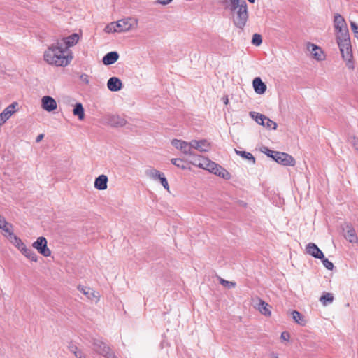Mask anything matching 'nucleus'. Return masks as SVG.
Wrapping results in <instances>:
<instances>
[{
  "instance_id": "obj_1",
  "label": "nucleus",
  "mask_w": 358,
  "mask_h": 358,
  "mask_svg": "<svg viewBox=\"0 0 358 358\" xmlns=\"http://www.w3.org/2000/svg\"><path fill=\"white\" fill-rule=\"evenodd\" d=\"M44 60L51 65L66 66L73 59L70 50L60 48L57 42L51 45L44 52Z\"/></svg>"
},
{
  "instance_id": "obj_2",
  "label": "nucleus",
  "mask_w": 358,
  "mask_h": 358,
  "mask_svg": "<svg viewBox=\"0 0 358 358\" xmlns=\"http://www.w3.org/2000/svg\"><path fill=\"white\" fill-rule=\"evenodd\" d=\"M192 164L199 168L208 170L209 172L224 179H229L231 177L230 173L224 168L202 156H199L192 162Z\"/></svg>"
},
{
  "instance_id": "obj_3",
  "label": "nucleus",
  "mask_w": 358,
  "mask_h": 358,
  "mask_svg": "<svg viewBox=\"0 0 358 358\" xmlns=\"http://www.w3.org/2000/svg\"><path fill=\"white\" fill-rule=\"evenodd\" d=\"M334 24L337 41L350 38L349 31L346 22L340 14H336L334 16Z\"/></svg>"
},
{
  "instance_id": "obj_4",
  "label": "nucleus",
  "mask_w": 358,
  "mask_h": 358,
  "mask_svg": "<svg viewBox=\"0 0 358 358\" xmlns=\"http://www.w3.org/2000/svg\"><path fill=\"white\" fill-rule=\"evenodd\" d=\"M342 57L346 61V66L350 69H354L352 62V52L350 38L337 41Z\"/></svg>"
},
{
  "instance_id": "obj_5",
  "label": "nucleus",
  "mask_w": 358,
  "mask_h": 358,
  "mask_svg": "<svg viewBox=\"0 0 358 358\" xmlns=\"http://www.w3.org/2000/svg\"><path fill=\"white\" fill-rule=\"evenodd\" d=\"M235 12L236 16L234 17V23L237 27L243 29L248 18V7L245 1H242L241 7Z\"/></svg>"
},
{
  "instance_id": "obj_6",
  "label": "nucleus",
  "mask_w": 358,
  "mask_h": 358,
  "mask_svg": "<svg viewBox=\"0 0 358 358\" xmlns=\"http://www.w3.org/2000/svg\"><path fill=\"white\" fill-rule=\"evenodd\" d=\"M92 345L94 350L106 358H117L115 353L111 351L110 347L101 340L94 338L92 340Z\"/></svg>"
},
{
  "instance_id": "obj_7",
  "label": "nucleus",
  "mask_w": 358,
  "mask_h": 358,
  "mask_svg": "<svg viewBox=\"0 0 358 358\" xmlns=\"http://www.w3.org/2000/svg\"><path fill=\"white\" fill-rule=\"evenodd\" d=\"M117 30L119 32H125L136 27L138 25V20L134 17H127L120 20L116 22Z\"/></svg>"
},
{
  "instance_id": "obj_8",
  "label": "nucleus",
  "mask_w": 358,
  "mask_h": 358,
  "mask_svg": "<svg viewBox=\"0 0 358 358\" xmlns=\"http://www.w3.org/2000/svg\"><path fill=\"white\" fill-rule=\"evenodd\" d=\"M79 38V35L76 33H74L67 37L57 39L56 42H57V44L59 45L60 48L69 50V48L70 47L73 46L78 42Z\"/></svg>"
},
{
  "instance_id": "obj_9",
  "label": "nucleus",
  "mask_w": 358,
  "mask_h": 358,
  "mask_svg": "<svg viewBox=\"0 0 358 358\" xmlns=\"http://www.w3.org/2000/svg\"><path fill=\"white\" fill-rule=\"evenodd\" d=\"M32 246L44 257H49L51 255L50 250L47 246V240L45 237L41 236L33 243Z\"/></svg>"
},
{
  "instance_id": "obj_10",
  "label": "nucleus",
  "mask_w": 358,
  "mask_h": 358,
  "mask_svg": "<svg viewBox=\"0 0 358 358\" xmlns=\"http://www.w3.org/2000/svg\"><path fill=\"white\" fill-rule=\"evenodd\" d=\"M273 159L280 164L284 166H293L295 165V159L291 155L285 152H276L274 155Z\"/></svg>"
},
{
  "instance_id": "obj_11",
  "label": "nucleus",
  "mask_w": 358,
  "mask_h": 358,
  "mask_svg": "<svg viewBox=\"0 0 358 358\" xmlns=\"http://www.w3.org/2000/svg\"><path fill=\"white\" fill-rule=\"evenodd\" d=\"M191 152L195 149L201 152H208L210 147V143L207 140L202 139L199 141L192 140L190 141Z\"/></svg>"
},
{
  "instance_id": "obj_12",
  "label": "nucleus",
  "mask_w": 358,
  "mask_h": 358,
  "mask_svg": "<svg viewBox=\"0 0 358 358\" xmlns=\"http://www.w3.org/2000/svg\"><path fill=\"white\" fill-rule=\"evenodd\" d=\"M171 144L185 155H194V152H191L190 142L187 143L182 140L173 139L171 141Z\"/></svg>"
},
{
  "instance_id": "obj_13",
  "label": "nucleus",
  "mask_w": 358,
  "mask_h": 358,
  "mask_svg": "<svg viewBox=\"0 0 358 358\" xmlns=\"http://www.w3.org/2000/svg\"><path fill=\"white\" fill-rule=\"evenodd\" d=\"M343 230L344 232V237L349 242L352 243H356L358 242V238L355 230L350 224H345V226L343 227Z\"/></svg>"
},
{
  "instance_id": "obj_14",
  "label": "nucleus",
  "mask_w": 358,
  "mask_h": 358,
  "mask_svg": "<svg viewBox=\"0 0 358 358\" xmlns=\"http://www.w3.org/2000/svg\"><path fill=\"white\" fill-rule=\"evenodd\" d=\"M41 106L43 109L48 112H52L57 108L56 101L50 96H45L41 99Z\"/></svg>"
},
{
  "instance_id": "obj_15",
  "label": "nucleus",
  "mask_w": 358,
  "mask_h": 358,
  "mask_svg": "<svg viewBox=\"0 0 358 358\" xmlns=\"http://www.w3.org/2000/svg\"><path fill=\"white\" fill-rule=\"evenodd\" d=\"M306 252L315 258H324V254L321 250L313 243H309L306 247Z\"/></svg>"
},
{
  "instance_id": "obj_16",
  "label": "nucleus",
  "mask_w": 358,
  "mask_h": 358,
  "mask_svg": "<svg viewBox=\"0 0 358 358\" xmlns=\"http://www.w3.org/2000/svg\"><path fill=\"white\" fill-rule=\"evenodd\" d=\"M17 102H13L6 107L3 112L0 113V123H4L14 113L15 107L17 106Z\"/></svg>"
},
{
  "instance_id": "obj_17",
  "label": "nucleus",
  "mask_w": 358,
  "mask_h": 358,
  "mask_svg": "<svg viewBox=\"0 0 358 358\" xmlns=\"http://www.w3.org/2000/svg\"><path fill=\"white\" fill-rule=\"evenodd\" d=\"M307 48L315 59L317 61H322L324 59L323 52L321 48L313 43H308Z\"/></svg>"
},
{
  "instance_id": "obj_18",
  "label": "nucleus",
  "mask_w": 358,
  "mask_h": 358,
  "mask_svg": "<svg viewBox=\"0 0 358 358\" xmlns=\"http://www.w3.org/2000/svg\"><path fill=\"white\" fill-rule=\"evenodd\" d=\"M126 123V120L117 115H110L108 117V124L113 127H123Z\"/></svg>"
},
{
  "instance_id": "obj_19",
  "label": "nucleus",
  "mask_w": 358,
  "mask_h": 358,
  "mask_svg": "<svg viewBox=\"0 0 358 358\" xmlns=\"http://www.w3.org/2000/svg\"><path fill=\"white\" fill-rule=\"evenodd\" d=\"M107 87L111 92H117L122 89V83L117 77H111L107 82Z\"/></svg>"
},
{
  "instance_id": "obj_20",
  "label": "nucleus",
  "mask_w": 358,
  "mask_h": 358,
  "mask_svg": "<svg viewBox=\"0 0 358 358\" xmlns=\"http://www.w3.org/2000/svg\"><path fill=\"white\" fill-rule=\"evenodd\" d=\"M255 92L258 94H263L266 90V85L259 77H256L252 81Z\"/></svg>"
},
{
  "instance_id": "obj_21",
  "label": "nucleus",
  "mask_w": 358,
  "mask_h": 358,
  "mask_svg": "<svg viewBox=\"0 0 358 358\" xmlns=\"http://www.w3.org/2000/svg\"><path fill=\"white\" fill-rule=\"evenodd\" d=\"M108 179L106 175H100L94 181V187L98 190H105L107 189Z\"/></svg>"
},
{
  "instance_id": "obj_22",
  "label": "nucleus",
  "mask_w": 358,
  "mask_h": 358,
  "mask_svg": "<svg viewBox=\"0 0 358 358\" xmlns=\"http://www.w3.org/2000/svg\"><path fill=\"white\" fill-rule=\"evenodd\" d=\"M118 59L119 54L115 51H113L106 54L102 61L105 65H110L115 63Z\"/></svg>"
},
{
  "instance_id": "obj_23",
  "label": "nucleus",
  "mask_w": 358,
  "mask_h": 358,
  "mask_svg": "<svg viewBox=\"0 0 358 358\" xmlns=\"http://www.w3.org/2000/svg\"><path fill=\"white\" fill-rule=\"evenodd\" d=\"M257 309L259 311L265 316H271V312L270 310V306L265 301L259 299V302L257 305Z\"/></svg>"
},
{
  "instance_id": "obj_24",
  "label": "nucleus",
  "mask_w": 358,
  "mask_h": 358,
  "mask_svg": "<svg viewBox=\"0 0 358 358\" xmlns=\"http://www.w3.org/2000/svg\"><path fill=\"white\" fill-rule=\"evenodd\" d=\"M73 113L77 116L80 120H83L85 117V111L81 103H76L73 110Z\"/></svg>"
},
{
  "instance_id": "obj_25",
  "label": "nucleus",
  "mask_w": 358,
  "mask_h": 358,
  "mask_svg": "<svg viewBox=\"0 0 358 358\" xmlns=\"http://www.w3.org/2000/svg\"><path fill=\"white\" fill-rule=\"evenodd\" d=\"M145 173L148 177H149L155 180H159V178L162 177V176L163 174V173H162L159 171L153 168H150V169H146L145 171Z\"/></svg>"
},
{
  "instance_id": "obj_26",
  "label": "nucleus",
  "mask_w": 358,
  "mask_h": 358,
  "mask_svg": "<svg viewBox=\"0 0 358 358\" xmlns=\"http://www.w3.org/2000/svg\"><path fill=\"white\" fill-rule=\"evenodd\" d=\"M293 320L299 324L304 326L306 323L305 317L297 310L292 312Z\"/></svg>"
},
{
  "instance_id": "obj_27",
  "label": "nucleus",
  "mask_w": 358,
  "mask_h": 358,
  "mask_svg": "<svg viewBox=\"0 0 358 358\" xmlns=\"http://www.w3.org/2000/svg\"><path fill=\"white\" fill-rule=\"evenodd\" d=\"M235 151L238 155L251 162L252 164L255 163V158L250 152H248L246 151H240V150H235Z\"/></svg>"
},
{
  "instance_id": "obj_28",
  "label": "nucleus",
  "mask_w": 358,
  "mask_h": 358,
  "mask_svg": "<svg viewBox=\"0 0 358 358\" xmlns=\"http://www.w3.org/2000/svg\"><path fill=\"white\" fill-rule=\"evenodd\" d=\"M320 301L324 306L331 303L334 301L333 294L331 293H325L320 297Z\"/></svg>"
},
{
  "instance_id": "obj_29",
  "label": "nucleus",
  "mask_w": 358,
  "mask_h": 358,
  "mask_svg": "<svg viewBox=\"0 0 358 358\" xmlns=\"http://www.w3.org/2000/svg\"><path fill=\"white\" fill-rule=\"evenodd\" d=\"M27 259L33 261L37 262L38 257L37 255L33 251L31 248L26 249L22 253Z\"/></svg>"
},
{
  "instance_id": "obj_30",
  "label": "nucleus",
  "mask_w": 358,
  "mask_h": 358,
  "mask_svg": "<svg viewBox=\"0 0 358 358\" xmlns=\"http://www.w3.org/2000/svg\"><path fill=\"white\" fill-rule=\"evenodd\" d=\"M250 117L257 116L258 120H256V122L260 125L265 126V120L267 119L266 115L257 112H250Z\"/></svg>"
},
{
  "instance_id": "obj_31",
  "label": "nucleus",
  "mask_w": 358,
  "mask_h": 358,
  "mask_svg": "<svg viewBox=\"0 0 358 358\" xmlns=\"http://www.w3.org/2000/svg\"><path fill=\"white\" fill-rule=\"evenodd\" d=\"M116 22H111L106 26L104 31L106 33H113V32H119L117 30V27H116Z\"/></svg>"
},
{
  "instance_id": "obj_32",
  "label": "nucleus",
  "mask_w": 358,
  "mask_h": 358,
  "mask_svg": "<svg viewBox=\"0 0 358 358\" xmlns=\"http://www.w3.org/2000/svg\"><path fill=\"white\" fill-rule=\"evenodd\" d=\"M68 348L71 352H72L76 357L79 356V354H83L81 351H79L78 347L73 343H70Z\"/></svg>"
},
{
  "instance_id": "obj_33",
  "label": "nucleus",
  "mask_w": 358,
  "mask_h": 358,
  "mask_svg": "<svg viewBox=\"0 0 358 358\" xmlns=\"http://www.w3.org/2000/svg\"><path fill=\"white\" fill-rule=\"evenodd\" d=\"M262 43V37L259 34H255L252 36V43L256 46H259Z\"/></svg>"
},
{
  "instance_id": "obj_34",
  "label": "nucleus",
  "mask_w": 358,
  "mask_h": 358,
  "mask_svg": "<svg viewBox=\"0 0 358 358\" xmlns=\"http://www.w3.org/2000/svg\"><path fill=\"white\" fill-rule=\"evenodd\" d=\"M10 242L17 248L20 244L22 242V240L15 236L13 233H10Z\"/></svg>"
},
{
  "instance_id": "obj_35",
  "label": "nucleus",
  "mask_w": 358,
  "mask_h": 358,
  "mask_svg": "<svg viewBox=\"0 0 358 358\" xmlns=\"http://www.w3.org/2000/svg\"><path fill=\"white\" fill-rule=\"evenodd\" d=\"M77 289L82 292L87 298L90 295V292H92V289L83 285H78Z\"/></svg>"
},
{
  "instance_id": "obj_36",
  "label": "nucleus",
  "mask_w": 358,
  "mask_h": 358,
  "mask_svg": "<svg viewBox=\"0 0 358 358\" xmlns=\"http://www.w3.org/2000/svg\"><path fill=\"white\" fill-rule=\"evenodd\" d=\"M171 163L175 165L176 166L178 167V168H180L182 169H186L187 167L184 164V162H183V160L181 159H171Z\"/></svg>"
},
{
  "instance_id": "obj_37",
  "label": "nucleus",
  "mask_w": 358,
  "mask_h": 358,
  "mask_svg": "<svg viewBox=\"0 0 358 358\" xmlns=\"http://www.w3.org/2000/svg\"><path fill=\"white\" fill-rule=\"evenodd\" d=\"M219 279H220V283L222 285H223L227 288H233V287H236V282H234L231 281H228V280L222 279L221 278H219Z\"/></svg>"
},
{
  "instance_id": "obj_38",
  "label": "nucleus",
  "mask_w": 358,
  "mask_h": 358,
  "mask_svg": "<svg viewBox=\"0 0 358 358\" xmlns=\"http://www.w3.org/2000/svg\"><path fill=\"white\" fill-rule=\"evenodd\" d=\"M268 129H272L275 130L277 129V124L273 120H270L268 117L265 120V126Z\"/></svg>"
},
{
  "instance_id": "obj_39",
  "label": "nucleus",
  "mask_w": 358,
  "mask_h": 358,
  "mask_svg": "<svg viewBox=\"0 0 358 358\" xmlns=\"http://www.w3.org/2000/svg\"><path fill=\"white\" fill-rule=\"evenodd\" d=\"M99 294L93 289L90 292V295L87 296V299L91 301H95V302H98L99 301Z\"/></svg>"
},
{
  "instance_id": "obj_40",
  "label": "nucleus",
  "mask_w": 358,
  "mask_h": 358,
  "mask_svg": "<svg viewBox=\"0 0 358 358\" xmlns=\"http://www.w3.org/2000/svg\"><path fill=\"white\" fill-rule=\"evenodd\" d=\"M322 260V264L325 268L328 270H332L334 268V264L331 262L329 261L328 259L325 258H320Z\"/></svg>"
},
{
  "instance_id": "obj_41",
  "label": "nucleus",
  "mask_w": 358,
  "mask_h": 358,
  "mask_svg": "<svg viewBox=\"0 0 358 358\" xmlns=\"http://www.w3.org/2000/svg\"><path fill=\"white\" fill-rule=\"evenodd\" d=\"M159 180L160 181L162 185L166 189V190H169V185L168 183V181L166 178L164 176V174L163 173L162 177L159 178Z\"/></svg>"
},
{
  "instance_id": "obj_42",
  "label": "nucleus",
  "mask_w": 358,
  "mask_h": 358,
  "mask_svg": "<svg viewBox=\"0 0 358 358\" xmlns=\"http://www.w3.org/2000/svg\"><path fill=\"white\" fill-rule=\"evenodd\" d=\"M350 27H351L352 31H353V33L355 34V36L357 38H358V24L356 22L351 21Z\"/></svg>"
},
{
  "instance_id": "obj_43",
  "label": "nucleus",
  "mask_w": 358,
  "mask_h": 358,
  "mask_svg": "<svg viewBox=\"0 0 358 358\" xmlns=\"http://www.w3.org/2000/svg\"><path fill=\"white\" fill-rule=\"evenodd\" d=\"M350 142L353 148L358 152V138L356 136H352L350 137Z\"/></svg>"
},
{
  "instance_id": "obj_44",
  "label": "nucleus",
  "mask_w": 358,
  "mask_h": 358,
  "mask_svg": "<svg viewBox=\"0 0 358 358\" xmlns=\"http://www.w3.org/2000/svg\"><path fill=\"white\" fill-rule=\"evenodd\" d=\"M265 150L264 152L269 157H271L272 159H273L274 157V155L276 153L277 151H273L270 149H268V148H264Z\"/></svg>"
},
{
  "instance_id": "obj_45",
  "label": "nucleus",
  "mask_w": 358,
  "mask_h": 358,
  "mask_svg": "<svg viewBox=\"0 0 358 358\" xmlns=\"http://www.w3.org/2000/svg\"><path fill=\"white\" fill-rule=\"evenodd\" d=\"M80 79L81 81H83V83H85V84H89V82H90V80H89V76L88 75L85 74V73H82L80 76Z\"/></svg>"
},
{
  "instance_id": "obj_46",
  "label": "nucleus",
  "mask_w": 358,
  "mask_h": 358,
  "mask_svg": "<svg viewBox=\"0 0 358 358\" xmlns=\"http://www.w3.org/2000/svg\"><path fill=\"white\" fill-rule=\"evenodd\" d=\"M11 224L7 222V224H5V227H3L1 229L3 230L5 232L8 233L10 235V233H13L10 230Z\"/></svg>"
},
{
  "instance_id": "obj_47",
  "label": "nucleus",
  "mask_w": 358,
  "mask_h": 358,
  "mask_svg": "<svg viewBox=\"0 0 358 358\" xmlns=\"http://www.w3.org/2000/svg\"><path fill=\"white\" fill-rule=\"evenodd\" d=\"M280 338L284 341H289L290 335L288 332L284 331L281 334Z\"/></svg>"
},
{
  "instance_id": "obj_48",
  "label": "nucleus",
  "mask_w": 358,
  "mask_h": 358,
  "mask_svg": "<svg viewBox=\"0 0 358 358\" xmlns=\"http://www.w3.org/2000/svg\"><path fill=\"white\" fill-rule=\"evenodd\" d=\"M173 0H156V2L157 3L162 4V5H167L170 3Z\"/></svg>"
},
{
  "instance_id": "obj_49",
  "label": "nucleus",
  "mask_w": 358,
  "mask_h": 358,
  "mask_svg": "<svg viewBox=\"0 0 358 358\" xmlns=\"http://www.w3.org/2000/svg\"><path fill=\"white\" fill-rule=\"evenodd\" d=\"M22 253H23V252L27 249V246L25 245V244L22 242L20 245L17 248Z\"/></svg>"
},
{
  "instance_id": "obj_50",
  "label": "nucleus",
  "mask_w": 358,
  "mask_h": 358,
  "mask_svg": "<svg viewBox=\"0 0 358 358\" xmlns=\"http://www.w3.org/2000/svg\"><path fill=\"white\" fill-rule=\"evenodd\" d=\"M5 224H7V222L3 217L0 216V229L3 228V227H5Z\"/></svg>"
},
{
  "instance_id": "obj_51",
  "label": "nucleus",
  "mask_w": 358,
  "mask_h": 358,
  "mask_svg": "<svg viewBox=\"0 0 358 358\" xmlns=\"http://www.w3.org/2000/svg\"><path fill=\"white\" fill-rule=\"evenodd\" d=\"M44 138V134H39L36 138V143H39L41 141H42V139Z\"/></svg>"
},
{
  "instance_id": "obj_52",
  "label": "nucleus",
  "mask_w": 358,
  "mask_h": 358,
  "mask_svg": "<svg viewBox=\"0 0 358 358\" xmlns=\"http://www.w3.org/2000/svg\"><path fill=\"white\" fill-rule=\"evenodd\" d=\"M223 101H224V103L225 105L228 104V103H229V99H228V97H227V96L224 97V98H223Z\"/></svg>"
},
{
  "instance_id": "obj_53",
  "label": "nucleus",
  "mask_w": 358,
  "mask_h": 358,
  "mask_svg": "<svg viewBox=\"0 0 358 358\" xmlns=\"http://www.w3.org/2000/svg\"><path fill=\"white\" fill-rule=\"evenodd\" d=\"M76 358H85V357L83 354H79V356Z\"/></svg>"
},
{
  "instance_id": "obj_54",
  "label": "nucleus",
  "mask_w": 358,
  "mask_h": 358,
  "mask_svg": "<svg viewBox=\"0 0 358 358\" xmlns=\"http://www.w3.org/2000/svg\"><path fill=\"white\" fill-rule=\"evenodd\" d=\"M248 1L250 3H255V0H248Z\"/></svg>"
},
{
  "instance_id": "obj_55",
  "label": "nucleus",
  "mask_w": 358,
  "mask_h": 358,
  "mask_svg": "<svg viewBox=\"0 0 358 358\" xmlns=\"http://www.w3.org/2000/svg\"><path fill=\"white\" fill-rule=\"evenodd\" d=\"M255 121L256 120H258V117L257 116H254V117H252Z\"/></svg>"
},
{
  "instance_id": "obj_56",
  "label": "nucleus",
  "mask_w": 358,
  "mask_h": 358,
  "mask_svg": "<svg viewBox=\"0 0 358 358\" xmlns=\"http://www.w3.org/2000/svg\"><path fill=\"white\" fill-rule=\"evenodd\" d=\"M3 124V123H0V126H1V124Z\"/></svg>"
},
{
  "instance_id": "obj_57",
  "label": "nucleus",
  "mask_w": 358,
  "mask_h": 358,
  "mask_svg": "<svg viewBox=\"0 0 358 358\" xmlns=\"http://www.w3.org/2000/svg\"><path fill=\"white\" fill-rule=\"evenodd\" d=\"M357 39H358V37H357Z\"/></svg>"
}]
</instances>
